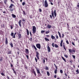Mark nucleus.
Here are the masks:
<instances>
[{
  "label": "nucleus",
  "instance_id": "obj_49",
  "mask_svg": "<svg viewBox=\"0 0 79 79\" xmlns=\"http://www.w3.org/2000/svg\"><path fill=\"white\" fill-rule=\"evenodd\" d=\"M66 43H67V44H69V42H68V40H67L66 41Z\"/></svg>",
  "mask_w": 79,
  "mask_h": 79
},
{
  "label": "nucleus",
  "instance_id": "obj_24",
  "mask_svg": "<svg viewBox=\"0 0 79 79\" xmlns=\"http://www.w3.org/2000/svg\"><path fill=\"white\" fill-rule=\"evenodd\" d=\"M44 39L46 41H49V39H47V38H45Z\"/></svg>",
  "mask_w": 79,
  "mask_h": 79
},
{
  "label": "nucleus",
  "instance_id": "obj_27",
  "mask_svg": "<svg viewBox=\"0 0 79 79\" xmlns=\"http://www.w3.org/2000/svg\"><path fill=\"white\" fill-rule=\"evenodd\" d=\"M54 73H55V74H56V73H57V69H56L55 70Z\"/></svg>",
  "mask_w": 79,
  "mask_h": 79
},
{
  "label": "nucleus",
  "instance_id": "obj_48",
  "mask_svg": "<svg viewBox=\"0 0 79 79\" xmlns=\"http://www.w3.org/2000/svg\"><path fill=\"white\" fill-rule=\"evenodd\" d=\"M60 2L58 1L57 4L58 5V6H60Z\"/></svg>",
  "mask_w": 79,
  "mask_h": 79
},
{
  "label": "nucleus",
  "instance_id": "obj_63",
  "mask_svg": "<svg viewBox=\"0 0 79 79\" xmlns=\"http://www.w3.org/2000/svg\"><path fill=\"white\" fill-rule=\"evenodd\" d=\"M54 78H56V75H55L54 76Z\"/></svg>",
  "mask_w": 79,
  "mask_h": 79
},
{
  "label": "nucleus",
  "instance_id": "obj_35",
  "mask_svg": "<svg viewBox=\"0 0 79 79\" xmlns=\"http://www.w3.org/2000/svg\"><path fill=\"white\" fill-rule=\"evenodd\" d=\"M54 65L55 68H56V69H57V66H56V64H54Z\"/></svg>",
  "mask_w": 79,
  "mask_h": 79
},
{
  "label": "nucleus",
  "instance_id": "obj_17",
  "mask_svg": "<svg viewBox=\"0 0 79 79\" xmlns=\"http://www.w3.org/2000/svg\"><path fill=\"white\" fill-rule=\"evenodd\" d=\"M55 37L54 36H53V35H51V39H55Z\"/></svg>",
  "mask_w": 79,
  "mask_h": 79
},
{
  "label": "nucleus",
  "instance_id": "obj_15",
  "mask_svg": "<svg viewBox=\"0 0 79 79\" xmlns=\"http://www.w3.org/2000/svg\"><path fill=\"white\" fill-rule=\"evenodd\" d=\"M11 52L10 50H8L7 51V54H11Z\"/></svg>",
  "mask_w": 79,
  "mask_h": 79
},
{
  "label": "nucleus",
  "instance_id": "obj_39",
  "mask_svg": "<svg viewBox=\"0 0 79 79\" xmlns=\"http://www.w3.org/2000/svg\"><path fill=\"white\" fill-rule=\"evenodd\" d=\"M76 73H77V74H78V73H79V70H78V69H77V70L76 71Z\"/></svg>",
  "mask_w": 79,
  "mask_h": 79
},
{
  "label": "nucleus",
  "instance_id": "obj_11",
  "mask_svg": "<svg viewBox=\"0 0 79 79\" xmlns=\"http://www.w3.org/2000/svg\"><path fill=\"white\" fill-rule=\"evenodd\" d=\"M26 53H27V54H29V50L27 49H25Z\"/></svg>",
  "mask_w": 79,
  "mask_h": 79
},
{
  "label": "nucleus",
  "instance_id": "obj_29",
  "mask_svg": "<svg viewBox=\"0 0 79 79\" xmlns=\"http://www.w3.org/2000/svg\"><path fill=\"white\" fill-rule=\"evenodd\" d=\"M64 56L66 58H68V56L67 55L64 54Z\"/></svg>",
  "mask_w": 79,
  "mask_h": 79
},
{
  "label": "nucleus",
  "instance_id": "obj_4",
  "mask_svg": "<svg viewBox=\"0 0 79 79\" xmlns=\"http://www.w3.org/2000/svg\"><path fill=\"white\" fill-rule=\"evenodd\" d=\"M36 47L38 48L39 49H40V48H41V46H40V44H36Z\"/></svg>",
  "mask_w": 79,
  "mask_h": 79
},
{
  "label": "nucleus",
  "instance_id": "obj_25",
  "mask_svg": "<svg viewBox=\"0 0 79 79\" xmlns=\"http://www.w3.org/2000/svg\"><path fill=\"white\" fill-rule=\"evenodd\" d=\"M47 74L48 76H50V73L49 72H47Z\"/></svg>",
  "mask_w": 79,
  "mask_h": 79
},
{
  "label": "nucleus",
  "instance_id": "obj_45",
  "mask_svg": "<svg viewBox=\"0 0 79 79\" xmlns=\"http://www.w3.org/2000/svg\"><path fill=\"white\" fill-rule=\"evenodd\" d=\"M35 60H36V63H37V59L36 58V57H35Z\"/></svg>",
  "mask_w": 79,
  "mask_h": 79
},
{
  "label": "nucleus",
  "instance_id": "obj_62",
  "mask_svg": "<svg viewBox=\"0 0 79 79\" xmlns=\"http://www.w3.org/2000/svg\"><path fill=\"white\" fill-rule=\"evenodd\" d=\"M39 11H40V12H42V9H40Z\"/></svg>",
  "mask_w": 79,
  "mask_h": 79
},
{
  "label": "nucleus",
  "instance_id": "obj_37",
  "mask_svg": "<svg viewBox=\"0 0 79 79\" xmlns=\"http://www.w3.org/2000/svg\"><path fill=\"white\" fill-rule=\"evenodd\" d=\"M45 32V31H41V34H43V33H44Z\"/></svg>",
  "mask_w": 79,
  "mask_h": 79
},
{
  "label": "nucleus",
  "instance_id": "obj_13",
  "mask_svg": "<svg viewBox=\"0 0 79 79\" xmlns=\"http://www.w3.org/2000/svg\"><path fill=\"white\" fill-rule=\"evenodd\" d=\"M11 16H12V17L13 18H16V15L13 14H12L11 15Z\"/></svg>",
  "mask_w": 79,
  "mask_h": 79
},
{
  "label": "nucleus",
  "instance_id": "obj_55",
  "mask_svg": "<svg viewBox=\"0 0 79 79\" xmlns=\"http://www.w3.org/2000/svg\"><path fill=\"white\" fill-rule=\"evenodd\" d=\"M62 44H63V43H60V47H62V46H63Z\"/></svg>",
  "mask_w": 79,
  "mask_h": 79
},
{
  "label": "nucleus",
  "instance_id": "obj_47",
  "mask_svg": "<svg viewBox=\"0 0 79 79\" xmlns=\"http://www.w3.org/2000/svg\"><path fill=\"white\" fill-rule=\"evenodd\" d=\"M62 38H64V34H62Z\"/></svg>",
  "mask_w": 79,
  "mask_h": 79
},
{
  "label": "nucleus",
  "instance_id": "obj_9",
  "mask_svg": "<svg viewBox=\"0 0 79 79\" xmlns=\"http://www.w3.org/2000/svg\"><path fill=\"white\" fill-rule=\"evenodd\" d=\"M52 15L53 18H54V11L53 10H52L51 11Z\"/></svg>",
  "mask_w": 79,
  "mask_h": 79
},
{
  "label": "nucleus",
  "instance_id": "obj_60",
  "mask_svg": "<svg viewBox=\"0 0 79 79\" xmlns=\"http://www.w3.org/2000/svg\"><path fill=\"white\" fill-rule=\"evenodd\" d=\"M78 5H77V6L79 8V3L78 2Z\"/></svg>",
  "mask_w": 79,
  "mask_h": 79
},
{
  "label": "nucleus",
  "instance_id": "obj_33",
  "mask_svg": "<svg viewBox=\"0 0 79 79\" xmlns=\"http://www.w3.org/2000/svg\"><path fill=\"white\" fill-rule=\"evenodd\" d=\"M23 15H26V12L24 10L23 11Z\"/></svg>",
  "mask_w": 79,
  "mask_h": 79
},
{
  "label": "nucleus",
  "instance_id": "obj_38",
  "mask_svg": "<svg viewBox=\"0 0 79 79\" xmlns=\"http://www.w3.org/2000/svg\"><path fill=\"white\" fill-rule=\"evenodd\" d=\"M60 72L61 74H62V73H63V70H60Z\"/></svg>",
  "mask_w": 79,
  "mask_h": 79
},
{
  "label": "nucleus",
  "instance_id": "obj_40",
  "mask_svg": "<svg viewBox=\"0 0 79 79\" xmlns=\"http://www.w3.org/2000/svg\"><path fill=\"white\" fill-rule=\"evenodd\" d=\"M22 21L23 22H25V21H26L23 18H22Z\"/></svg>",
  "mask_w": 79,
  "mask_h": 79
},
{
  "label": "nucleus",
  "instance_id": "obj_3",
  "mask_svg": "<svg viewBox=\"0 0 79 79\" xmlns=\"http://www.w3.org/2000/svg\"><path fill=\"white\" fill-rule=\"evenodd\" d=\"M44 6L46 7H48V3H47V0H45L44 2Z\"/></svg>",
  "mask_w": 79,
  "mask_h": 79
},
{
  "label": "nucleus",
  "instance_id": "obj_16",
  "mask_svg": "<svg viewBox=\"0 0 79 79\" xmlns=\"http://www.w3.org/2000/svg\"><path fill=\"white\" fill-rule=\"evenodd\" d=\"M26 31L27 33V35H29V30L27 29Z\"/></svg>",
  "mask_w": 79,
  "mask_h": 79
},
{
  "label": "nucleus",
  "instance_id": "obj_1",
  "mask_svg": "<svg viewBox=\"0 0 79 79\" xmlns=\"http://www.w3.org/2000/svg\"><path fill=\"white\" fill-rule=\"evenodd\" d=\"M15 6L13 5V4H11L10 5L9 7V8L10 9V11L11 13L13 12V11H14V10L15 8L13 7H14Z\"/></svg>",
  "mask_w": 79,
  "mask_h": 79
},
{
  "label": "nucleus",
  "instance_id": "obj_19",
  "mask_svg": "<svg viewBox=\"0 0 79 79\" xmlns=\"http://www.w3.org/2000/svg\"><path fill=\"white\" fill-rule=\"evenodd\" d=\"M69 50L70 53H73L72 49H69Z\"/></svg>",
  "mask_w": 79,
  "mask_h": 79
},
{
  "label": "nucleus",
  "instance_id": "obj_2",
  "mask_svg": "<svg viewBox=\"0 0 79 79\" xmlns=\"http://www.w3.org/2000/svg\"><path fill=\"white\" fill-rule=\"evenodd\" d=\"M32 31H33V34H34L35 32H36V27H35V26H33L32 28Z\"/></svg>",
  "mask_w": 79,
  "mask_h": 79
},
{
  "label": "nucleus",
  "instance_id": "obj_30",
  "mask_svg": "<svg viewBox=\"0 0 79 79\" xmlns=\"http://www.w3.org/2000/svg\"><path fill=\"white\" fill-rule=\"evenodd\" d=\"M45 69L46 70H48V67H46Z\"/></svg>",
  "mask_w": 79,
  "mask_h": 79
},
{
  "label": "nucleus",
  "instance_id": "obj_7",
  "mask_svg": "<svg viewBox=\"0 0 79 79\" xmlns=\"http://www.w3.org/2000/svg\"><path fill=\"white\" fill-rule=\"evenodd\" d=\"M36 70L37 73H38V74H40V71L38 69V68H36Z\"/></svg>",
  "mask_w": 79,
  "mask_h": 79
},
{
  "label": "nucleus",
  "instance_id": "obj_12",
  "mask_svg": "<svg viewBox=\"0 0 79 79\" xmlns=\"http://www.w3.org/2000/svg\"><path fill=\"white\" fill-rule=\"evenodd\" d=\"M5 43L6 45L8 44V38H6Z\"/></svg>",
  "mask_w": 79,
  "mask_h": 79
},
{
  "label": "nucleus",
  "instance_id": "obj_50",
  "mask_svg": "<svg viewBox=\"0 0 79 79\" xmlns=\"http://www.w3.org/2000/svg\"><path fill=\"white\" fill-rule=\"evenodd\" d=\"M43 62H44V63L45 64V59H44L43 60Z\"/></svg>",
  "mask_w": 79,
  "mask_h": 79
},
{
  "label": "nucleus",
  "instance_id": "obj_57",
  "mask_svg": "<svg viewBox=\"0 0 79 79\" xmlns=\"http://www.w3.org/2000/svg\"><path fill=\"white\" fill-rule=\"evenodd\" d=\"M10 26L11 29H12L13 27V26H12V25H10Z\"/></svg>",
  "mask_w": 79,
  "mask_h": 79
},
{
  "label": "nucleus",
  "instance_id": "obj_53",
  "mask_svg": "<svg viewBox=\"0 0 79 79\" xmlns=\"http://www.w3.org/2000/svg\"><path fill=\"white\" fill-rule=\"evenodd\" d=\"M15 25L16 26V27H19V26L17 24H15Z\"/></svg>",
  "mask_w": 79,
  "mask_h": 79
},
{
  "label": "nucleus",
  "instance_id": "obj_31",
  "mask_svg": "<svg viewBox=\"0 0 79 79\" xmlns=\"http://www.w3.org/2000/svg\"><path fill=\"white\" fill-rule=\"evenodd\" d=\"M10 35L11 36H13V35H14V33L13 32L11 33Z\"/></svg>",
  "mask_w": 79,
  "mask_h": 79
},
{
  "label": "nucleus",
  "instance_id": "obj_6",
  "mask_svg": "<svg viewBox=\"0 0 79 79\" xmlns=\"http://www.w3.org/2000/svg\"><path fill=\"white\" fill-rule=\"evenodd\" d=\"M48 52H50V51H51V50H50V48L48 46Z\"/></svg>",
  "mask_w": 79,
  "mask_h": 79
},
{
  "label": "nucleus",
  "instance_id": "obj_34",
  "mask_svg": "<svg viewBox=\"0 0 79 79\" xmlns=\"http://www.w3.org/2000/svg\"><path fill=\"white\" fill-rule=\"evenodd\" d=\"M76 51H75V49H74H74H72V52H75Z\"/></svg>",
  "mask_w": 79,
  "mask_h": 79
},
{
  "label": "nucleus",
  "instance_id": "obj_44",
  "mask_svg": "<svg viewBox=\"0 0 79 79\" xmlns=\"http://www.w3.org/2000/svg\"><path fill=\"white\" fill-rule=\"evenodd\" d=\"M72 56L74 59H75V58L76 57V56H75L72 55Z\"/></svg>",
  "mask_w": 79,
  "mask_h": 79
},
{
  "label": "nucleus",
  "instance_id": "obj_28",
  "mask_svg": "<svg viewBox=\"0 0 79 79\" xmlns=\"http://www.w3.org/2000/svg\"><path fill=\"white\" fill-rule=\"evenodd\" d=\"M10 45L11 47H13V43H10Z\"/></svg>",
  "mask_w": 79,
  "mask_h": 79
},
{
  "label": "nucleus",
  "instance_id": "obj_21",
  "mask_svg": "<svg viewBox=\"0 0 79 79\" xmlns=\"http://www.w3.org/2000/svg\"><path fill=\"white\" fill-rule=\"evenodd\" d=\"M32 73H34V75H35V76H36V73H35V71H34V70L32 72Z\"/></svg>",
  "mask_w": 79,
  "mask_h": 79
},
{
  "label": "nucleus",
  "instance_id": "obj_22",
  "mask_svg": "<svg viewBox=\"0 0 79 79\" xmlns=\"http://www.w3.org/2000/svg\"><path fill=\"white\" fill-rule=\"evenodd\" d=\"M33 47H34V48L35 49V52H36V51L37 50V48H36V47H35V45H34L33 46Z\"/></svg>",
  "mask_w": 79,
  "mask_h": 79
},
{
  "label": "nucleus",
  "instance_id": "obj_18",
  "mask_svg": "<svg viewBox=\"0 0 79 79\" xmlns=\"http://www.w3.org/2000/svg\"><path fill=\"white\" fill-rule=\"evenodd\" d=\"M7 2H8L7 0H4V2L6 5V3H7Z\"/></svg>",
  "mask_w": 79,
  "mask_h": 79
},
{
  "label": "nucleus",
  "instance_id": "obj_56",
  "mask_svg": "<svg viewBox=\"0 0 79 79\" xmlns=\"http://www.w3.org/2000/svg\"><path fill=\"white\" fill-rule=\"evenodd\" d=\"M63 40H62L61 41L60 43L63 44Z\"/></svg>",
  "mask_w": 79,
  "mask_h": 79
},
{
  "label": "nucleus",
  "instance_id": "obj_10",
  "mask_svg": "<svg viewBox=\"0 0 79 79\" xmlns=\"http://www.w3.org/2000/svg\"><path fill=\"white\" fill-rule=\"evenodd\" d=\"M20 33H19V35H18V36L19 37L18 39H20L21 38V34H19Z\"/></svg>",
  "mask_w": 79,
  "mask_h": 79
},
{
  "label": "nucleus",
  "instance_id": "obj_58",
  "mask_svg": "<svg viewBox=\"0 0 79 79\" xmlns=\"http://www.w3.org/2000/svg\"><path fill=\"white\" fill-rule=\"evenodd\" d=\"M45 60H46L47 62V61H48V59H47V58H45Z\"/></svg>",
  "mask_w": 79,
  "mask_h": 79
},
{
  "label": "nucleus",
  "instance_id": "obj_20",
  "mask_svg": "<svg viewBox=\"0 0 79 79\" xmlns=\"http://www.w3.org/2000/svg\"><path fill=\"white\" fill-rule=\"evenodd\" d=\"M17 33L15 32L14 34V36L12 37V38H14V39L15 38H16V36H15V35Z\"/></svg>",
  "mask_w": 79,
  "mask_h": 79
},
{
  "label": "nucleus",
  "instance_id": "obj_52",
  "mask_svg": "<svg viewBox=\"0 0 79 79\" xmlns=\"http://www.w3.org/2000/svg\"><path fill=\"white\" fill-rule=\"evenodd\" d=\"M30 34L31 36L32 37V34H31V31H30Z\"/></svg>",
  "mask_w": 79,
  "mask_h": 79
},
{
  "label": "nucleus",
  "instance_id": "obj_46",
  "mask_svg": "<svg viewBox=\"0 0 79 79\" xmlns=\"http://www.w3.org/2000/svg\"><path fill=\"white\" fill-rule=\"evenodd\" d=\"M29 40L30 41H32V38H30L29 39Z\"/></svg>",
  "mask_w": 79,
  "mask_h": 79
},
{
  "label": "nucleus",
  "instance_id": "obj_64",
  "mask_svg": "<svg viewBox=\"0 0 79 79\" xmlns=\"http://www.w3.org/2000/svg\"><path fill=\"white\" fill-rule=\"evenodd\" d=\"M52 47H54V43H53L52 44Z\"/></svg>",
  "mask_w": 79,
  "mask_h": 79
},
{
  "label": "nucleus",
  "instance_id": "obj_59",
  "mask_svg": "<svg viewBox=\"0 0 79 79\" xmlns=\"http://www.w3.org/2000/svg\"><path fill=\"white\" fill-rule=\"evenodd\" d=\"M26 56L27 57V59H29V56L28 55H26Z\"/></svg>",
  "mask_w": 79,
  "mask_h": 79
},
{
  "label": "nucleus",
  "instance_id": "obj_8",
  "mask_svg": "<svg viewBox=\"0 0 79 79\" xmlns=\"http://www.w3.org/2000/svg\"><path fill=\"white\" fill-rule=\"evenodd\" d=\"M21 20H20L19 22V25L20 27H21Z\"/></svg>",
  "mask_w": 79,
  "mask_h": 79
},
{
  "label": "nucleus",
  "instance_id": "obj_42",
  "mask_svg": "<svg viewBox=\"0 0 79 79\" xmlns=\"http://www.w3.org/2000/svg\"><path fill=\"white\" fill-rule=\"evenodd\" d=\"M22 5H23V6H24V5H25V2H23Z\"/></svg>",
  "mask_w": 79,
  "mask_h": 79
},
{
  "label": "nucleus",
  "instance_id": "obj_41",
  "mask_svg": "<svg viewBox=\"0 0 79 79\" xmlns=\"http://www.w3.org/2000/svg\"><path fill=\"white\" fill-rule=\"evenodd\" d=\"M72 44L73 45H74V46H75V44H74V42H73V41H72Z\"/></svg>",
  "mask_w": 79,
  "mask_h": 79
},
{
  "label": "nucleus",
  "instance_id": "obj_23",
  "mask_svg": "<svg viewBox=\"0 0 79 79\" xmlns=\"http://www.w3.org/2000/svg\"><path fill=\"white\" fill-rule=\"evenodd\" d=\"M54 47H55L56 48H58V46L56 44H55Z\"/></svg>",
  "mask_w": 79,
  "mask_h": 79
},
{
  "label": "nucleus",
  "instance_id": "obj_36",
  "mask_svg": "<svg viewBox=\"0 0 79 79\" xmlns=\"http://www.w3.org/2000/svg\"><path fill=\"white\" fill-rule=\"evenodd\" d=\"M1 74L2 76H5V74L3 73H1Z\"/></svg>",
  "mask_w": 79,
  "mask_h": 79
},
{
  "label": "nucleus",
  "instance_id": "obj_14",
  "mask_svg": "<svg viewBox=\"0 0 79 79\" xmlns=\"http://www.w3.org/2000/svg\"><path fill=\"white\" fill-rule=\"evenodd\" d=\"M47 27L48 29H50V28L52 27V26L51 25H50L49 24H48L47 25Z\"/></svg>",
  "mask_w": 79,
  "mask_h": 79
},
{
  "label": "nucleus",
  "instance_id": "obj_5",
  "mask_svg": "<svg viewBox=\"0 0 79 79\" xmlns=\"http://www.w3.org/2000/svg\"><path fill=\"white\" fill-rule=\"evenodd\" d=\"M36 56L38 60H39V53L38 52H36Z\"/></svg>",
  "mask_w": 79,
  "mask_h": 79
},
{
  "label": "nucleus",
  "instance_id": "obj_26",
  "mask_svg": "<svg viewBox=\"0 0 79 79\" xmlns=\"http://www.w3.org/2000/svg\"><path fill=\"white\" fill-rule=\"evenodd\" d=\"M62 58L63 60H64V61H65V62H66V59L64 58L63 56H62Z\"/></svg>",
  "mask_w": 79,
  "mask_h": 79
},
{
  "label": "nucleus",
  "instance_id": "obj_54",
  "mask_svg": "<svg viewBox=\"0 0 79 79\" xmlns=\"http://www.w3.org/2000/svg\"><path fill=\"white\" fill-rule=\"evenodd\" d=\"M2 2H0V6H2Z\"/></svg>",
  "mask_w": 79,
  "mask_h": 79
},
{
  "label": "nucleus",
  "instance_id": "obj_32",
  "mask_svg": "<svg viewBox=\"0 0 79 79\" xmlns=\"http://www.w3.org/2000/svg\"><path fill=\"white\" fill-rule=\"evenodd\" d=\"M50 32V31H47L45 32V34H48Z\"/></svg>",
  "mask_w": 79,
  "mask_h": 79
},
{
  "label": "nucleus",
  "instance_id": "obj_61",
  "mask_svg": "<svg viewBox=\"0 0 79 79\" xmlns=\"http://www.w3.org/2000/svg\"><path fill=\"white\" fill-rule=\"evenodd\" d=\"M56 39H58V36L57 35H56Z\"/></svg>",
  "mask_w": 79,
  "mask_h": 79
},
{
  "label": "nucleus",
  "instance_id": "obj_51",
  "mask_svg": "<svg viewBox=\"0 0 79 79\" xmlns=\"http://www.w3.org/2000/svg\"><path fill=\"white\" fill-rule=\"evenodd\" d=\"M54 16H55L54 18H55V17H56V13H54Z\"/></svg>",
  "mask_w": 79,
  "mask_h": 79
},
{
  "label": "nucleus",
  "instance_id": "obj_43",
  "mask_svg": "<svg viewBox=\"0 0 79 79\" xmlns=\"http://www.w3.org/2000/svg\"><path fill=\"white\" fill-rule=\"evenodd\" d=\"M2 60H3V58H2V57H1L0 59V62L1 61H2Z\"/></svg>",
  "mask_w": 79,
  "mask_h": 79
}]
</instances>
